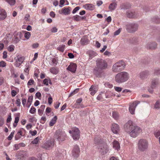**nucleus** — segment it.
I'll return each instance as SVG.
<instances>
[{"instance_id": "6e6d98bb", "label": "nucleus", "mask_w": 160, "mask_h": 160, "mask_svg": "<svg viewBox=\"0 0 160 160\" xmlns=\"http://www.w3.org/2000/svg\"><path fill=\"white\" fill-rule=\"evenodd\" d=\"M29 132L31 134L32 136H35L37 134V132L36 130H34L33 131L30 130L29 131Z\"/></svg>"}, {"instance_id": "a878e982", "label": "nucleus", "mask_w": 160, "mask_h": 160, "mask_svg": "<svg viewBox=\"0 0 160 160\" xmlns=\"http://www.w3.org/2000/svg\"><path fill=\"white\" fill-rule=\"evenodd\" d=\"M159 81L157 78H153L151 82V87L152 88H155L158 84Z\"/></svg>"}, {"instance_id": "f257e3e1", "label": "nucleus", "mask_w": 160, "mask_h": 160, "mask_svg": "<svg viewBox=\"0 0 160 160\" xmlns=\"http://www.w3.org/2000/svg\"><path fill=\"white\" fill-rule=\"evenodd\" d=\"M129 77V74L125 71L119 72L115 76V81L118 83H123L127 81Z\"/></svg>"}, {"instance_id": "f8f14e48", "label": "nucleus", "mask_w": 160, "mask_h": 160, "mask_svg": "<svg viewBox=\"0 0 160 160\" xmlns=\"http://www.w3.org/2000/svg\"><path fill=\"white\" fill-rule=\"evenodd\" d=\"M26 131L22 128H20L18 131L15 136V139L18 140L20 139L22 137L25 136Z\"/></svg>"}, {"instance_id": "69168bd1", "label": "nucleus", "mask_w": 160, "mask_h": 160, "mask_svg": "<svg viewBox=\"0 0 160 160\" xmlns=\"http://www.w3.org/2000/svg\"><path fill=\"white\" fill-rule=\"evenodd\" d=\"M60 103L58 102H57L54 105V107L56 109H58L60 105Z\"/></svg>"}, {"instance_id": "a211bd4d", "label": "nucleus", "mask_w": 160, "mask_h": 160, "mask_svg": "<svg viewBox=\"0 0 160 160\" xmlns=\"http://www.w3.org/2000/svg\"><path fill=\"white\" fill-rule=\"evenodd\" d=\"M126 15L129 18H134L137 17V13L134 10L128 11L126 12Z\"/></svg>"}, {"instance_id": "6e6552de", "label": "nucleus", "mask_w": 160, "mask_h": 160, "mask_svg": "<svg viewBox=\"0 0 160 160\" xmlns=\"http://www.w3.org/2000/svg\"><path fill=\"white\" fill-rule=\"evenodd\" d=\"M69 132L72 134L73 138L75 140L79 139L80 137V132L77 128H74L72 131H69Z\"/></svg>"}, {"instance_id": "e2e57ef3", "label": "nucleus", "mask_w": 160, "mask_h": 160, "mask_svg": "<svg viewBox=\"0 0 160 160\" xmlns=\"http://www.w3.org/2000/svg\"><path fill=\"white\" fill-rule=\"evenodd\" d=\"M33 98V97L32 96H29L28 98L27 102L32 103V101Z\"/></svg>"}, {"instance_id": "603ef678", "label": "nucleus", "mask_w": 160, "mask_h": 160, "mask_svg": "<svg viewBox=\"0 0 160 160\" xmlns=\"http://www.w3.org/2000/svg\"><path fill=\"white\" fill-rule=\"evenodd\" d=\"M52 63L53 66H55L57 65L58 62V60L55 58H53L52 60Z\"/></svg>"}, {"instance_id": "4d7b16f0", "label": "nucleus", "mask_w": 160, "mask_h": 160, "mask_svg": "<svg viewBox=\"0 0 160 160\" xmlns=\"http://www.w3.org/2000/svg\"><path fill=\"white\" fill-rule=\"evenodd\" d=\"M14 134V132H12L11 133L10 135L8 137V139L9 140H11L12 139V138Z\"/></svg>"}, {"instance_id": "dca6fc26", "label": "nucleus", "mask_w": 160, "mask_h": 160, "mask_svg": "<svg viewBox=\"0 0 160 160\" xmlns=\"http://www.w3.org/2000/svg\"><path fill=\"white\" fill-rule=\"evenodd\" d=\"M22 35L21 32H18L12 38V40L14 43H18L21 38Z\"/></svg>"}, {"instance_id": "7ed1b4c3", "label": "nucleus", "mask_w": 160, "mask_h": 160, "mask_svg": "<svg viewBox=\"0 0 160 160\" xmlns=\"http://www.w3.org/2000/svg\"><path fill=\"white\" fill-rule=\"evenodd\" d=\"M148 145V141L145 139H140L138 142V148L142 151H144L147 149Z\"/></svg>"}, {"instance_id": "5701e85b", "label": "nucleus", "mask_w": 160, "mask_h": 160, "mask_svg": "<svg viewBox=\"0 0 160 160\" xmlns=\"http://www.w3.org/2000/svg\"><path fill=\"white\" fill-rule=\"evenodd\" d=\"M100 136L99 135L96 136L94 139V146H96V148H99L100 145Z\"/></svg>"}, {"instance_id": "3c124183", "label": "nucleus", "mask_w": 160, "mask_h": 160, "mask_svg": "<svg viewBox=\"0 0 160 160\" xmlns=\"http://www.w3.org/2000/svg\"><path fill=\"white\" fill-rule=\"evenodd\" d=\"M39 140V138L37 137L34 139V140L32 142L33 144H36L38 143Z\"/></svg>"}, {"instance_id": "5fc2aeb1", "label": "nucleus", "mask_w": 160, "mask_h": 160, "mask_svg": "<svg viewBox=\"0 0 160 160\" xmlns=\"http://www.w3.org/2000/svg\"><path fill=\"white\" fill-rule=\"evenodd\" d=\"M21 100L20 98H17L16 104L17 106H20L21 104Z\"/></svg>"}, {"instance_id": "7c9ffc66", "label": "nucleus", "mask_w": 160, "mask_h": 160, "mask_svg": "<svg viewBox=\"0 0 160 160\" xmlns=\"http://www.w3.org/2000/svg\"><path fill=\"white\" fill-rule=\"evenodd\" d=\"M70 10L68 8H64L62 9L61 12L59 11V13L60 14H63L65 15H68L70 14Z\"/></svg>"}, {"instance_id": "ddd939ff", "label": "nucleus", "mask_w": 160, "mask_h": 160, "mask_svg": "<svg viewBox=\"0 0 160 160\" xmlns=\"http://www.w3.org/2000/svg\"><path fill=\"white\" fill-rule=\"evenodd\" d=\"M139 103L140 102L136 101L130 104L129 107V111L131 114H133L134 113L135 108Z\"/></svg>"}, {"instance_id": "a18cd8bd", "label": "nucleus", "mask_w": 160, "mask_h": 160, "mask_svg": "<svg viewBox=\"0 0 160 160\" xmlns=\"http://www.w3.org/2000/svg\"><path fill=\"white\" fill-rule=\"evenodd\" d=\"M6 62L3 61L0 62V67L1 68H5L6 66Z\"/></svg>"}, {"instance_id": "f704fd0d", "label": "nucleus", "mask_w": 160, "mask_h": 160, "mask_svg": "<svg viewBox=\"0 0 160 160\" xmlns=\"http://www.w3.org/2000/svg\"><path fill=\"white\" fill-rule=\"evenodd\" d=\"M117 4L115 2H113L110 4L109 6V9L113 10L115 9L117 7Z\"/></svg>"}, {"instance_id": "39448f33", "label": "nucleus", "mask_w": 160, "mask_h": 160, "mask_svg": "<svg viewBox=\"0 0 160 160\" xmlns=\"http://www.w3.org/2000/svg\"><path fill=\"white\" fill-rule=\"evenodd\" d=\"M55 144V140L51 139L46 141L43 144L42 147L46 149L50 150L52 148Z\"/></svg>"}, {"instance_id": "de8ad7c7", "label": "nucleus", "mask_w": 160, "mask_h": 160, "mask_svg": "<svg viewBox=\"0 0 160 160\" xmlns=\"http://www.w3.org/2000/svg\"><path fill=\"white\" fill-rule=\"evenodd\" d=\"M154 73L155 75H158L160 74V69L157 68L154 70Z\"/></svg>"}, {"instance_id": "72a5a7b5", "label": "nucleus", "mask_w": 160, "mask_h": 160, "mask_svg": "<svg viewBox=\"0 0 160 160\" xmlns=\"http://www.w3.org/2000/svg\"><path fill=\"white\" fill-rule=\"evenodd\" d=\"M87 54H88L91 59L93 57L96 56L97 55V53L95 52L89 50L87 52Z\"/></svg>"}, {"instance_id": "8fccbe9b", "label": "nucleus", "mask_w": 160, "mask_h": 160, "mask_svg": "<svg viewBox=\"0 0 160 160\" xmlns=\"http://www.w3.org/2000/svg\"><path fill=\"white\" fill-rule=\"evenodd\" d=\"M47 119L45 117H42L40 120V123L42 124H44L46 121Z\"/></svg>"}, {"instance_id": "0e129e2a", "label": "nucleus", "mask_w": 160, "mask_h": 160, "mask_svg": "<svg viewBox=\"0 0 160 160\" xmlns=\"http://www.w3.org/2000/svg\"><path fill=\"white\" fill-rule=\"evenodd\" d=\"M37 119L34 117H32L30 119V121L32 122H36L37 121Z\"/></svg>"}, {"instance_id": "f03ea898", "label": "nucleus", "mask_w": 160, "mask_h": 160, "mask_svg": "<svg viewBox=\"0 0 160 160\" xmlns=\"http://www.w3.org/2000/svg\"><path fill=\"white\" fill-rule=\"evenodd\" d=\"M126 64L122 60L118 61L115 63L112 67V72L115 73L120 72L125 68Z\"/></svg>"}, {"instance_id": "864d4df0", "label": "nucleus", "mask_w": 160, "mask_h": 160, "mask_svg": "<svg viewBox=\"0 0 160 160\" xmlns=\"http://www.w3.org/2000/svg\"><path fill=\"white\" fill-rule=\"evenodd\" d=\"M36 108L34 107H32L29 110V112L31 114H34L36 112Z\"/></svg>"}, {"instance_id": "473e14b6", "label": "nucleus", "mask_w": 160, "mask_h": 160, "mask_svg": "<svg viewBox=\"0 0 160 160\" xmlns=\"http://www.w3.org/2000/svg\"><path fill=\"white\" fill-rule=\"evenodd\" d=\"M84 8L87 10H92L94 9V7L93 5L92 4H87L84 6Z\"/></svg>"}, {"instance_id": "58836bf2", "label": "nucleus", "mask_w": 160, "mask_h": 160, "mask_svg": "<svg viewBox=\"0 0 160 160\" xmlns=\"http://www.w3.org/2000/svg\"><path fill=\"white\" fill-rule=\"evenodd\" d=\"M154 108H155L159 109L160 108V101L158 100L154 104Z\"/></svg>"}, {"instance_id": "b1692460", "label": "nucleus", "mask_w": 160, "mask_h": 160, "mask_svg": "<svg viewBox=\"0 0 160 160\" xmlns=\"http://www.w3.org/2000/svg\"><path fill=\"white\" fill-rule=\"evenodd\" d=\"M98 89V86L92 85L89 89L90 91H91V94L93 95L97 92Z\"/></svg>"}, {"instance_id": "052dcab7", "label": "nucleus", "mask_w": 160, "mask_h": 160, "mask_svg": "<svg viewBox=\"0 0 160 160\" xmlns=\"http://www.w3.org/2000/svg\"><path fill=\"white\" fill-rule=\"evenodd\" d=\"M121 31V30L120 28H119L115 32H114V36H115L117 35H118L119 34L120 32Z\"/></svg>"}, {"instance_id": "f3484780", "label": "nucleus", "mask_w": 160, "mask_h": 160, "mask_svg": "<svg viewBox=\"0 0 160 160\" xmlns=\"http://www.w3.org/2000/svg\"><path fill=\"white\" fill-rule=\"evenodd\" d=\"M111 129L113 133L117 134L119 131V126L117 124L113 123L111 127Z\"/></svg>"}, {"instance_id": "c85d7f7f", "label": "nucleus", "mask_w": 160, "mask_h": 160, "mask_svg": "<svg viewBox=\"0 0 160 160\" xmlns=\"http://www.w3.org/2000/svg\"><path fill=\"white\" fill-rule=\"evenodd\" d=\"M157 45L155 42H152L148 44L147 45V48L150 49H154L156 48Z\"/></svg>"}, {"instance_id": "e433bc0d", "label": "nucleus", "mask_w": 160, "mask_h": 160, "mask_svg": "<svg viewBox=\"0 0 160 160\" xmlns=\"http://www.w3.org/2000/svg\"><path fill=\"white\" fill-rule=\"evenodd\" d=\"M97 65L98 67V68H96L94 70V73L96 75H99L100 74V70H99V65L100 64L99 62L97 63Z\"/></svg>"}, {"instance_id": "a19ab883", "label": "nucleus", "mask_w": 160, "mask_h": 160, "mask_svg": "<svg viewBox=\"0 0 160 160\" xmlns=\"http://www.w3.org/2000/svg\"><path fill=\"white\" fill-rule=\"evenodd\" d=\"M34 83L35 82L33 79H30L28 81L27 83L28 87L29 88L30 86H31L34 84Z\"/></svg>"}, {"instance_id": "c9c22d12", "label": "nucleus", "mask_w": 160, "mask_h": 160, "mask_svg": "<svg viewBox=\"0 0 160 160\" xmlns=\"http://www.w3.org/2000/svg\"><path fill=\"white\" fill-rule=\"evenodd\" d=\"M57 117L56 116H54L53 118L51 120L49 123V125L52 126L56 122Z\"/></svg>"}, {"instance_id": "774afa93", "label": "nucleus", "mask_w": 160, "mask_h": 160, "mask_svg": "<svg viewBox=\"0 0 160 160\" xmlns=\"http://www.w3.org/2000/svg\"><path fill=\"white\" fill-rule=\"evenodd\" d=\"M43 83L47 85L48 86V80L46 78L43 81Z\"/></svg>"}, {"instance_id": "2eb2a0df", "label": "nucleus", "mask_w": 160, "mask_h": 160, "mask_svg": "<svg viewBox=\"0 0 160 160\" xmlns=\"http://www.w3.org/2000/svg\"><path fill=\"white\" fill-rule=\"evenodd\" d=\"M77 65L76 64L71 63L67 68V70L72 72H75L77 69Z\"/></svg>"}, {"instance_id": "6ab92c4d", "label": "nucleus", "mask_w": 160, "mask_h": 160, "mask_svg": "<svg viewBox=\"0 0 160 160\" xmlns=\"http://www.w3.org/2000/svg\"><path fill=\"white\" fill-rule=\"evenodd\" d=\"M149 75V72L148 71H145L140 73L139 77L142 79L144 80Z\"/></svg>"}, {"instance_id": "0eeeda50", "label": "nucleus", "mask_w": 160, "mask_h": 160, "mask_svg": "<svg viewBox=\"0 0 160 160\" xmlns=\"http://www.w3.org/2000/svg\"><path fill=\"white\" fill-rule=\"evenodd\" d=\"M126 29L129 33H133L136 31L138 28V26L135 23H128L127 24Z\"/></svg>"}, {"instance_id": "09e8293b", "label": "nucleus", "mask_w": 160, "mask_h": 160, "mask_svg": "<svg viewBox=\"0 0 160 160\" xmlns=\"http://www.w3.org/2000/svg\"><path fill=\"white\" fill-rule=\"evenodd\" d=\"M114 88L116 91L118 92H120L121 91L122 89V88L117 86H114Z\"/></svg>"}, {"instance_id": "20e7f679", "label": "nucleus", "mask_w": 160, "mask_h": 160, "mask_svg": "<svg viewBox=\"0 0 160 160\" xmlns=\"http://www.w3.org/2000/svg\"><path fill=\"white\" fill-rule=\"evenodd\" d=\"M66 134L60 130L56 131L54 135V138L59 142H62L65 139Z\"/></svg>"}, {"instance_id": "49530a36", "label": "nucleus", "mask_w": 160, "mask_h": 160, "mask_svg": "<svg viewBox=\"0 0 160 160\" xmlns=\"http://www.w3.org/2000/svg\"><path fill=\"white\" fill-rule=\"evenodd\" d=\"M15 47L13 45H11L8 48V50L9 52H12L13 51Z\"/></svg>"}, {"instance_id": "423d86ee", "label": "nucleus", "mask_w": 160, "mask_h": 160, "mask_svg": "<svg viewBox=\"0 0 160 160\" xmlns=\"http://www.w3.org/2000/svg\"><path fill=\"white\" fill-rule=\"evenodd\" d=\"M141 131L142 130L138 126H134L129 133L131 137L135 138L137 137Z\"/></svg>"}, {"instance_id": "393cba45", "label": "nucleus", "mask_w": 160, "mask_h": 160, "mask_svg": "<svg viewBox=\"0 0 160 160\" xmlns=\"http://www.w3.org/2000/svg\"><path fill=\"white\" fill-rule=\"evenodd\" d=\"M81 44L82 45L87 44L89 43V40L88 38V37L86 36H84L81 39Z\"/></svg>"}, {"instance_id": "412c9836", "label": "nucleus", "mask_w": 160, "mask_h": 160, "mask_svg": "<svg viewBox=\"0 0 160 160\" xmlns=\"http://www.w3.org/2000/svg\"><path fill=\"white\" fill-rule=\"evenodd\" d=\"M7 16V13L5 10L4 9L0 8V21L5 19Z\"/></svg>"}, {"instance_id": "c756f323", "label": "nucleus", "mask_w": 160, "mask_h": 160, "mask_svg": "<svg viewBox=\"0 0 160 160\" xmlns=\"http://www.w3.org/2000/svg\"><path fill=\"white\" fill-rule=\"evenodd\" d=\"M113 148L117 151L120 149V145L119 142L116 140H114L112 142Z\"/></svg>"}, {"instance_id": "4be33fe9", "label": "nucleus", "mask_w": 160, "mask_h": 160, "mask_svg": "<svg viewBox=\"0 0 160 160\" xmlns=\"http://www.w3.org/2000/svg\"><path fill=\"white\" fill-rule=\"evenodd\" d=\"M12 34L10 33L7 34L4 38L2 41V42H4L5 44H8L9 41H10L12 38Z\"/></svg>"}, {"instance_id": "9d476101", "label": "nucleus", "mask_w": 160, "mask_h": 160, "mask_svg": "<svg viewBox=\"0 0 160 160\" xmlns=\"http://www.w3.org/2000/svg\"><path fill=\"white\" fill-rule=\"evenodd\" d=\"M134 125L133 124L131 120L128 121L124 125V129L126 132L129 133Z\"/></svg>"}, {"instance_id": "9b49d317", "label": "nucleus", "mask_w": 160, "mask_h": 160, "mask_svg": "<svg viewBox=\"0 0 160 160\" xmlns=\"http://www.w3.org/2000/svg\"><path fill=\"white\" fill-rule=\"evenodd\" d=\"M24 57L23 56H18L14 62V65L17 67H19L24 61Z\"/></svg>"}, {"instance_id": "ea45409f", "label": "nucleus", "mask_w": 160, "mask_h": 160, "mask_svg": "<svg viewBox=\"0 0 160 160\" xmlns=\"http://www.w3.org/2000/svg\"><path fill=\"white\" fill-rule=\"evenodd\" d=\"M6 2L8 3L10 5L13 6L16 3L15 0H5Z\"/></svg>"}, {"instance_id": "13d9d810", "label": "nucleus", "mask_w": 160, "mask_h": 160, "mask_svg": "<svg viewBox=\"0 0 160 160\" xmlns=\"http://www.w3.org/2000/svg\"><path fill=\"white\" fill-rule=\"evenodd\" d=\"M80 9V8L78 6L75 8L73 10L72 13L73 14L77 12L79 9Z\"/></svg>"}, {"instance_id": "aec40b11", "label": "nucleus", "mask_w": 160, "mask_h": 160, "mask_svg": "<svg viewBox=\"0 0 160 160\" xmlns=\"http://www.w3.org/2000/svg\"><path fill=\"white\" fill-rule=\"evenodd\" d=\"M108 66L107 62L104 60L101 59V71L106 69Z\"/></svg>"}, {"instance_id": "1a4fd4ad", "label": "nucleus", "mask_w": 160, "mask_h": 160, "mask_svg": "<svg viewBox=\"0 0 160 160\" xmlns=\"http://www.w3.org/2000/svg\"><path fill=\"white\" fill-rule=\"evenodd\" d=\"M108 151V147L105 142L101 143V155H104Z\"/></svg>"}, {"instance_id": "79ce46f5", "label": "nucleus", "mask_w": 160, "mask_h": 160, "mask_svg": "<svg viewBox=\"0 0 160 160\" xmlns=\"http://www.w3.org/2000/svg\"><path fill=\"white\" fill-rule=\"evenodd\" d=\"M112 116L113 118L115 119H117L118 118V113L115 112H113L112 113Z\"/></svg>"}, {"instance_id": "cd10ccee", "label": "nucleus", "mask_w": 160, "mask_h": 160, "mask_svg": "<svg viewBox=\"0 0 160 160\" xmlns=\"http://www.w3.org/2000/svg\"><path fill=\"white\" fill-rule=\"evenodd\" d=\"M72 18L75 21H79L81 20L85 19L86 17L84 16H80L78 15H76L73 16L72 17Z\"/></svg>"}, {"instance_id": "bf43d9fd", "label": "nucleus", "mask_w": 160, "mask_h": 160, "mask_svg": "<svg viewBox=\"0 0 160 160\" xmlns=\"http://www.w3.org/2000/svg\"><path fill=\"white\" fill-rule=\"evenodd\" d=\"M4 123V120L2 117H0V127H2Z\"/></svg>"}, {"instance_id": "2f4dec72", "label": "nucleus", "mask_w": 160, "mask_h": 160, "mask_svg": "<svg viewBox=\"0 0 160 160\" xmlns=\"http://www.w3.org/2000/svg\"><path fill=\"white\" fill-rule=\"evenodd\" d=\"M50 71L52 73L56 75L58 73L59 70L58 68L52 67L50 69Z\"/></svg>"}, {"instance_id": "680f3d73", "label": "nucleus", "mask_w": 160, "mask_h": 160, "mask_svg": "<svg viewBox=\"0 0 160 160\" xmlns=\"http://www.w3.org/2000/svg\"><path fill=\"white\" fill-rule=\"evenodd\" d=\"M51 31L52 33L56 32L58 31V29L56 27H54L51 29Z\"/></svg>"}, {"instance_id": "4468645a", "label": "nucleus", "mask_w": 160, "mask_h": 160, "mask_svg": "<svg viewBox=\"0 0 160 160\" xmlns=\"http://www.w3.org/2000/svg\"><path fill=\"white\" fill-rule=\"evenodd\" d=\"M80 152V150L79 147L78 145H75L73 147L72 151V154L74 157H78Z\"/></svg>"}, {"instance_id": "37998d69", "label": "nucleus", "mask_w": 160, "mask_h": 160, "mask_svg": "<svg viewBox=\"0 0 160 160\" xmlns=\"http://www.w3.org/2000/svg\"><path fill=\"white\" fill-rule=\"evenodd\" d=\"M153 21L155 22L156 23H160V19L158 17L154 18L152 19Z\"/></svg>"}, {"instance_id": "4c0bfd02", "label": "nucleus", "mask_w": 160, "mask_h": 160, "mask_svg": "<svg viewBox=\"0 0 160 160\" xmlns=\"http://www.w3.org/2000/svg\"><path fill=\"white\" fill-rule=\"evenodd\" d=\"M65 47V45L63 44L61 45L58 47L57 49L62 52H63L64 50Z\"/></svg>"}, {"instance_id": "338daca9", "label": "nucleus", "mask_w": 160, "mask_h": 160, "mask_svg": "<svg viewBox=\"0 0 160 160\" xmlns=\"http://www.w3.org/2000/svg\"><path fill=\"white\" fill-rule=\"evenodd\" d=\"M7 52L6 51H4L3 52V58L5 59L7 58Z\"/></svg>"}, {"instance_id": "bb28decb", "label": "nucleus", "mask_w": 160, "mask_h": 160, "mask_svg": "<svg viewBox=\"0 0 160 160\" xmlns=\"http://www.w3.org/2000/svg\"><path fill=\"white\" fill-rule=\"evenodd\" d=\"M128 41L130 43L133 44H137L139 42L138 38L135 37L130 38Z\"/></svg>"}, {"instance_id": "c03bdc74", "label": "nucleus", "mask_w": 160, "mask_h": 160, "mask_svg": "<svg viewBox=\"0 0 160 160\" xmlns=\"http://www.w3.org/2000/svg\"><path fill=\"white\" fill-rule=\"evenodd\" d=\"M31 36V33L29 32H26L24 34V37L27 39H28Z\"/></svg>"}]
</instances>
